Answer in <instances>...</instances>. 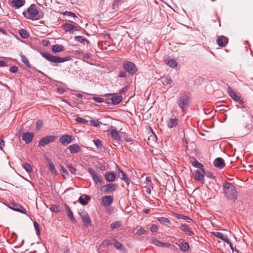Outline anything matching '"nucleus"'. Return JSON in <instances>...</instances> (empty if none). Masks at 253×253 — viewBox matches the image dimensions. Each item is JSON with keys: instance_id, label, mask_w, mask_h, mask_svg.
<instances>
[{"instance_id": "1", "label": "nucleus", "mask_w": 253, "mask_h": 253, "mask_svg": "<svg viewBox=\"0 0 253 253\" xmlns=\"http://www.w3.org/2000/svg\"><path fill=\"white\" fill-rule=\"evenodd\" d=\"M222 190L227 199L235 202L238 199V192L233 183L225 181L222 184Z\"/></svg>"}, {"instance_id": "2", "label": "nucleus", "mask_w": 253, "mask_h": 253, "mask_svg": "<svg viewBox=\"0 0 253 253\" xmlns=\"http://www.w3.org/2000/svg\"><path fill=\"white\" fill-rule=\"evenodd\" d=\"M41 55L42 57L50 62L54 63V66H57L58 63H62L71 60L70 56L60 57L59 56L53 55L48 52H41Z\"/></svg>"}, {"instance_id": "3", "label": "nucleus", "mask_w": 253, "mask_h": 253, "mask_svg": "<svg viewBox=\"0 0 253 253\" xmlns=\"http://www.w3.org/2000/svg\"><path fill=\"white\" fill-rule=\"evenodd\" d=\"M191 102L190 96L185 92L180 94L177 100V103L183 113L186 111L191 104Z\"/></svg>"}, {"instance_id": "4", "label": "nucleus", "mask_w": 253, "mask_h": 253, "mask_svg": "<svg viewBox=\"0 0 253 253\" xmlns=\"http://www.w3.org/2000/svg\"><path fill=\"white\" fill-rule=\"evenodd\" d=\"M23 15L27 19L36 20L40 19L42 17L39 15V11L35 4H32L27 8L26 11H23Z\"/></svg>"}, {"instance_id": "5", "label": "nucleus", "mask_w": 253, "mask_h": 253, "mask_svg": "<svg viewBox=\"0 0 253 253\" xmlns=\"http://www.w3.org/2000/svg\"><path fill=\"white\" fill-rule=\"evenodd\" d=\"M122 65L126 71L130 75H134L138 71L135 64L132 62L125 61L123 62Z\"/></svg>"}, {"instance_id": "6", "label": "nucleus", "mask_w": 253, "mask_h": 253, "mask_svg": "<svg viewBox=\"0 0 253 253\" xmlns=\"http://www.w3.org/2000/svg\"><path fill=\"white\" fill-rule=\"evenodd\" d=\"M57 139L55 135H47L42 138L38 143L39 147H43L51 142L54 141Z\"/></svg>"}, {"instance_id": "7", "label": "nucleus", "mask_w": 253, "mask_h": 253, "mask_svg": "<svg viewBox=\"0 0 253 253\" xmlns=\"http://www.w3.org/2000/svg\"><path fill=\"white\" fill-rule=\"evenodd\" d=\"M227 92L229 96L233 99L236 102L243 104L244 103V99L240 96H239L231 87H228Z\"/></svg>"}, {"instance_id": "8", "label": "nucleus", "mask_w": 253, "mask_h": 253, "mask_svg": "<svg viewBox=\"0 0 253 253\" xmlns=\"http://www.w3.org/2000/svg\"><path fill=\"white\" fill-rule=\"evenodd\" d=\"M88 172L91 176L93 181L95 183H100L102 180V176L99 175L92 168H89L87 170Z\"/></svg>"}, {"instance_id": "9", "label": "nucleus", "mask_w": 253, "mask_h": 253, "mask_svg": "<svg viewBox=\"0 0 253 253\" xmlns=\"http://www.w3.org/2000/svg\"><path fill=\"white\" fill-rule=\"evenodd\" d=\"M117 169L118 170V176L122 180H124L126 183L128 185L130 183V180L128 177L127 175L118 166H116Z\"/></svg>"}, {"instance_id": "10", "label": "nucleus", "mask_w": 253, "mask_h": 253, "mask_svg": "<svg viewBox=\"0 0 253 253\" xmlns=\"http://www.w3.org/2000/svg\"><path fill=\"white\" fill-rule=\"evenodd\" d=\"M118 185L115 183H108L101 188V190L105 193L114 191L117 189Z\"/></svg>"}, {"instance_id": "11", "label": "nucleus", "mask_w": 253, "mask_h": 253, "mask_svg": "<svg viewBox=\"0 0 253 253\" xmlns=\"http://www.w3.org/2000/svg\"><path fill=\"white\" fill-rule=\"evenodd\" d=\"M73 140V136L71 135L64 134L62 135L59 139V142L63 145H67Z\"/></svg>"}, {"instance_id": "12", "label": "nucleus", "mask_w": 253, "mask_h": 253, "mask_svg": "<svg viewBox=\"0 0 253 253\" xmlns=\"http://www.w3.org/2000/svg\"><path fill=\"white\" fill-rule=\"evenodd\" d=\"M189 161L191 164L194 167L200 169L203 172H205V168L204 165L201 163L199 162L195 157H190Z\"/></svg>"}, {"instance_id": "13", "label": "nucleus", "mask_w": 253, "mask_h": 253, "mask_svg": "<svg viewBox=\"0 0 253 253\" xmlns=\"http://www.w3.org/2000/svg\"><path fill=\"white\" fill-rule=\"evenodd\" d=\"M10 205L9 208L13 211L24 214L26 213V210L20 204L12 202L11 203Z\"/></svg>"}, {"instance_id": "14", "label": "nucleus", "mask_w": 253, "mask_h": 253, "mask_svg": "<svg viewBox=\"0 0 253 253\" xmlns=\"http://www.w3.org/2000/svg\"><path fill=\"white\" fill-rule=\"evenodd\" d=\"M25 3V0H9V5L15 8H19Z\"/></svg>"}, {"instance_id": "15", "label": "nucleus", "mask_w": 253, "mask_h": 253, "mask_svg": "<svg viewBox=\"0 0 253 253\" xmlns=\"http://www.w3.org/2000/svg\"><path fill=\"white\" fill-rule=\"evenodd\" d=\"M34 137L33 132H27L24 133L22 135V140L25 142L26 144H29L32 142Z\"/></svg>"}, {"instance_id": "16", "label": "nucleus", "mask_w": 253, "mask_h": 253, "mask_svg": "<svg viewBox=\"0 0 253 253\" xmlns=\"http://www.w3.org/2000/svg\"><path fill=\"white\" fill-rule=\"evenodd\" d=\"M63 29L70 33L73 34L75 31H78L77 27L73 24L65 23L63 25Z\"/></svg>"}, {"instance_id": "17", "label": "nucleus", "mask_w": 253, "mask_h": 253, "mask_svg": "<svg viewBox=\"0 0 253 253\" xmlns=\"http://www.w3.org/2000/svg\"><path fill=\"white\" fill-rule=\"evenodd\" d=\"M81 217L83 224L87 227L91 225V221L90 217L86 213H83L81 214Z\"/></svg>"}, {"instance_id": "18", "label": "nucleus", "mask_w": 253, "mask_h": 253, "mask_svg": "<svg viewBox=\"0 0 253 253\" xmlns=\"http://www.w3.org/2000/svg\"><path fill=\"white\" fill-rule=\"evenodd\" d=\"M213 166L217 168L221 169L225 166L224 160L222 158H217L213 161Z\"/></svg>"}, {"instance_id": "19", "label": "nucleus", "mask_w": 253, "mask_h": 253, "mask_svg": "<svg viewBox=\"0 0 253 253\" xmlns=\"http://www.w3.org/2000/svg\"><path fill=\"white\" fill-rule=\"evenodd\" d=\"M105 96H111L112 105H117L119 104L122 100V97L120 95L114 96L113 93H107L105 95Z\"/></svg>"}, {"instance_id": "20", "label": "nucleus", "mask_w": 253, "mask_h": 253, "mask_svg": "<svg viewBox=\"0 0 253 253\" xmlns=\"http://www.w3.org/2000/svg\"><path fill=\"white\" fill-rule=\"evenodd\" d=\"M228 42V38L221 36L218 37L217 40V43L218 46L221 47H225Z\"/></svg>"}, {"instance_id": "21", "label": "nucleus", "mask_w": 253, "mask_h": 253, "mask_svg": "<svg viewBox=\"0 0 253 253\" xmlns=\"http://www.w3.org/2000/svg\"><path fill=\"white\" fill-rule=\"evenodd\" d=\"M179 228L187 235L192 236L194 235V232L190 230L188 225L186 224H182Z\"/></svg>"}, {"instance_id": "22", "label": "nucleus", "mask_w": 253, "mask_h": 253, "mask_svg": "<svg viewBox=\"0 0 253 253\" xmlns=\"http://www.w3.org/2000/svg\"><path fill=\"white\" fill-rule=\"evenodd\" d=\"M113 201V197L110 196H105L102 198V203L104 206H109Z\"/></svg>"}, {"instance_id": "23", "label": "nucleus", "mask_w": 253, "mask_h": 253, "mask_svg": "<svg viewBox=\"0 0 253 253\" xmlns=\"http://www.w3.org/2000/svg\"><path fill=\"white\" fill-rule=\"evenodd\" d=\"M46 160L48 165L49 170L53 175L56 176L57 175V172L54 164L52 162L51 160L48 158H47Z\"/></svg>"}, {"instance_id": "24", "label": "nucleus", "mask_w": 253, "mask_h": 253, "mask_svg": "<svg viewBox=\"0 0 253 253\" xmlns=\"http://www.w3.org/2000/svg\"><path fill=\"white\" fill-rule=\"evenodd\" d=\"M71 154H76L81 150L80 146L77 144H72L68 147Z\"/></svg>"}, {"instance_id": "25", "label": "nucleus", "mask_w": 253, "mask_h": 253, "mask_svg": "<svg viewBox=\"0 0 253 253\" xmlns=\"http://www.w3.org/2000/svg\"><path fill=\"white\" fill-rule=\"evenodd\" d=\"M116 174L114 172H107L104 175L106 180L108 182H112L115 180Z\"/></svg>"}, {"instance_id": "26", "label": "nucleus", "mask_w": 253, "mask_h": 253, "mask_svg": "<svg viewBox=\"0 0 253 253\" xmlns=\"http://www.w3.org/2000/svg\"><path fill=\"white\" fill-rule=\"evenodd\" d=\"M179 247L181 251L183 252L187 251L189 249V245L188 242H184V240H180Z\"/></svg>"}, {"instance_id": "27", "label": "nucleus", "mask_w": 253, "mask_h": 253, "mask_svg": "<svg viewBox=\"0 0 253 253\" xmlns=\"http://www.w3.org/2000/svg\"><path fill=\"white\" fill-rule=\"evenodd\" d=\"M65 49L64 47L61 45L59 44H56L52 46V52L54 53H58L61 51H64Z\"/></svg>"}, {"instance_id": "28", "label": "nucleus", "mask_w": 253, "mask_h": 253, "mask_svg": "<svg viewBox=\"0 0 253 253\" xmlns=\"http://www.w3.org/2000/svg\"><path fill=\"white\" fill-rule=\"evenodd\" d=\"M178 120L176 118L173 119H169L167 123L168 127L169 128L175 127L178 125Z\"/></svg>"}, {"instance_id": "29", "label": "nucleus", "mask_w": 253, "mask_h": 253, "mask_svg": "<svg viewBox=\"0 0 253 253\" xmlns=\"http://www.w3.org/2000/svg\"><path fill=\"white\" fill-rule=\"evenodd\" d=\"M214 236L224 241L225 243H229V238L227 236L224 235L223 233L219 232H216V233H214Z\"/></svg>"}, {"instance_id": "30", "label": "nucleus", "mask_w": 253, "mask_h": 253, "mask_svg": "<svg viewBox=\"0 0 253 253\" xmlns=\"http://www.w3.org/2000/svg\"><path fill=\"white\" fill-rule=\"evenodd\" d=\"M167 65L172 68H175L177 66V62L173 59L168 58L165 60Z\"/></svg>"}, {"instance_id": "31", "label": "nucleus", "mask_w": 253, "mask_h": 253, "mask_svg": "<svg viewBox=\"0 0 253 253\" xmlns=\"http://www.w3.org/2000/svg\"><path fill=\"white\" fill-rule=\"evenodd\" d=\"M65 209L66 210V211H67V214H68V216L69 217L70 219L72 222L76 221V219H75V218L73 216V212L70 209V208L68 206V205L67 204H65Z\"/></svg>"}, {"instance_id": "32", "label": "nucleus", "mask_w": 253, "mask_h": 253, "mask_svg": "<svg viewBox=\"0 0 253 253\" xmlns=\"http://www.w3.org/2000/svg\"><path fill=\"white\" fill-rule=\"evenodd\" d=\"M90 199V197L88 195H85V198H83L82 196H80L78 199L79 202L82 205H86L88 204V200Z\"/></svg>"}, {"instance_id": "33", "label": "nucleus", "mask_w": 253, "mask_h": 253, "mask_svg": "<svg viewBox=\"0 0 253 253\" xmlns=\"http://www.w3.org/2000/svg\"><path fill=\"white\" fill-rule=\"evenodd\" d=\"M74 39L79 42H80L82 43H84V42H86L87 44L89 43V42L88 40H87L85 37L82 36H77L74 37Z\"/></svg>"}, {"instance_id": "34", "label": "nucleus", "mask_w": 253, "mask_h": 253, "mask_svg": "<svg viewBox=\"0 0 253 253\" xmlns=\"http://www.w3.org/2000/svg\"><path fill=\"white\" fill-rule=\"evenodd\" d=\"M111 136L116 140H121V137L118 133V131L116 129H113L111 131Z\"/></svg>"}, {"instance_id": "35", "label": "nucleus", "mask_w": 253, "mask_h": 253, "mask_svg": "<svg viewBox=\"0 0 253 253\" xmlns=\"http://www.w3.org/2000/svg\"><path fill=\"white\" fill-rule=\"evenodd\" d=\"M193 175L195 179L197 181H201L204 177L203 174L199 170H195Z\"/></svg>"}, {"instance_id": "36", "label": "nucleus", "mask_w": 253, "mask_h": 253, "mask_svg": "<svg viewBox=\"0 0 253 253\" xmlns=\"http://www.w3.org/2000/svg\"><path fill=\"white\" fill-rule=\"evenodd\" d=\"M162 79L163 80V84H172V80L171 79V77L169 75H167L166 76H164Z\"/></svg>"}, {"instance_id": "37", "label": "nucleus", "mask_w": 253, "mask_h": 253, "mask_svg": "<svg viewBox=\"0 0 253 253\" xmlns=\"http://www.w3.org/2000/svg\"><path fill=\"white\" fill-rule=\"evenodd\" d=\"M113 241H114V246L115 248L117 250H122L123 249L124 245L118 242L116 239H113Z\"/></svg>"}, {"instance_id": "38", "label": "nucleus", "mask_w": 253, "mask_h": 253, "mask_svg": "<svg viewBox=\"0 0 253 253\" xmlns=\"http://www.w3.org/2000/svg\"><path fill=\"white\" fill-rule=\"evenodd\" d=\"M124 0H114L112 4V9L116 10L118 8L119 6L121 4Z\"/></svg>"}, {"instance_id": "39", "label": "nucleus", "mask_w": 253, "mask_h": 253, "mask_svg": "<svg viewBox=\"0 0 253 253\" xmlns=\"http://www.w3.org/2000/svg\"><path fill=\"white\" fill-rule=\"evenodd\" d=\"M158 221L162 224L165 225H167L168 224H170V221L167 218L164 217H159L158 218Z\"/></svg>"}, {"instance_id": "40", "label": "nucleus", "mask_w": 253, "mask_h": 253, "mask_svg": "<svg viewBox=\"0 0 253 253\" xmlns=\"http://www.w3.org/2000/svg\"><path fill=\"white\" fill-rule=\"evenodd\" d=\"M20 56L21 58V61L27 67H30V64L29 63V61L28 59L27 58V57L23 55L22 53L20 54Z\"/></svg>"}, {"instance_id": "41", "label": "nucleus", "mask_w": 253, "mask_h": 253, "mask_svg": "<svg viewBox=\"0 0 253 253\" xmlns=\"http://www.w3.org/2000/svg\"><path fill=\"white\" fill-rule=\"evenodd\" d=\"M19 34L23 39H27L29 37V34L27 31L24 29H21L19 31Z\"/></svg>"}, {"instance_id": "42", "label": "nucleus", "mask_w": 253, "mask_h": 253, "mask_svg": "<svg viewBox=\"0 0 253 253\" xmlns=\"http://www.w3.org/2000/svg\"><path fill=\"white\" fill-rule=\"evenodd\" d=\"M23 167L24 169H25V170L28 172H31L32 171L33 169L30 164L29 163H25L23 165Z\"/></svg>"}, {"instance_id": "43", "label": "nucleus", "mask_w": 253, "mask_h": 253, "mask_svg": "<svg viewBox=\"0 0 253 253\" xmlns=\"http://www.w3.org/2000/svg\"><path fill=\"white\" fill-rule=\"evenodd\" d=\"M121 226V223L120 221H115L112 223L110 227L112 230L119 228Z\"/></svg>"}, {"instance_id": "44", "label": "nucleus", "mask_w": 253, "mask_h": 253, "mask_svg": "<svg viewBox=\"0 0 253 253\" xmlns=\"http://www.w3.org/2000/svg\"><path fill=\"white\" fill-rule=\"evenodd\" d=\"M75 120L78 123H79L80 124H86L88 123V121L83 118L78 117L75 119Z\"/></svg>"}, {"instance_id": "45", "label": "nucleus", "mask_w": 253, "mask_h": 253, "mask_svg": "<svg viewBox=\"0 0 253 253\" xmlns=\"http://www.w3.org/2000/svg\"><path fill=\"white\" fill-rule=\"evenodd\" d=\"M151 243L154 244L157 247H162L163 242L158 240L156 239H153L151 240Z\"/></svg>"}, {"instance_id": "46", "label": "nucleus", "mask_w": 253, "mask_h": 253, "mask_svg": "<svg viewBox=\"0 0 253 253\" xmlns=\"http://www.w3.org/2000/svg\"><path fill=\"white\" fill-rule=\"evenodd\" d=\"M51 210L54 212H59L60 211V208L58 205H52L51 206Z\"/></svg>"}, {"instance_id": "47", "label": "nucleus", "mask_w": 253, "mask_h": 253, "mask_svg": "<svg viewBox=\"0 0 253 253\" xmlns=\"http://www.w3.org/2000/svg\"><path fill=\"white\" fill-rule=\"evenodd\" d=\"M114 241H113V239L112 240H106L103 241L102 243V245L104 247L108 246L109 245L113 244Z\"/></svg>"}, {"instance_id": "48", "label": "nucleus", "mask_w": 253, "mask_h": 253, "mask_svg": "<svg viewBox=\"0 0 253 253\" xmlns=\"http://www.w3.org/2000/svg\"><path fill=\"white\" fill-rule=\"evenodd\" d=\"M43 122L42 120H39L36 122V129L40 130L43 126Z\"/></svg>"}, {"instance_id": "49", "label": "nucleus", "mask_w": 253, "mask_h": 253, "mask_svg": "<svg viewBox=\"0 0 253 253\" xmlns=\"http://www.w3.org/2000/svg\"><path fill=\"white\" fill-rule=\"evenodd\" d=\"M34 226L35 228L36 231V234L37 235H40V225L37 221L34 222Z\"/></svg>"}, {"instance_id": "50", "label": "nucleus", "mask_w": 253, "mask_h": 253, "mask_svg": "<svg viewBox=\"0 0 253 253\" xmlns=\"http://www.w3.org/2000/svg\"><path fill=\"white\" fill-rule=\"evenodd\" d=\"M64 15L75 18V21H77L76 19H79V18L76 15L75 13L72 12L65 11L64 12Z\"/></svg>"}, {"instance_id": "51", "label": "nucleus", "mask_w": 253, "mask_h": 253, "mask_svg": "<svg viewBox=\"0 0 253 253\" xmlns=\"http://www.w3.org/2000/svg\"><path fill=\"white\" fill-rule=\"evenodd\" d=\"M67 168L72 174H76V169L72 165H68L67 166Z\"/></svg>"}, {"instance_id": "52", "label": "nucleus", "mask_w": 253, "mask_h": 253, "mask_svg": "<svg viewBox=\"0 0 253 253\" xmlns=\"http://www.w3.org/2000/svg\"><path fill=\"white\" fill-rule=\"evenodd\" d=\"M150 231L153 232L155 233L157 232V231L159 229L158 226L156 224H152L151 227H150Z\"/></svg>"}, {"instance_id": "53", "label": "nucleus", "mask_w": 253, "mask_h": 253, "mask_svg": "<svg viewBox=\"0 0 253 253\" xmlns=\"http://www.w3.org/2000/svg\"><path fill=\"white\" fill-rule=\"evenodd\" d=\"M61 167V171L62 172V175L64 177L68 175V172L67 169L62 165Z\"/></svg>"}, {"instance_id": "54", "label": "nucleus", "mask_w": 253, "mask_h": 253, "mask_svg": "<svg viewBox=\"0 0 253 253\" xmlns=\"http://www.w3.org/2000/svg\"><path fill=\"white\" fill-rule=\"evenodd\" d=\"M93 143L97 148H100L102 145L101 141L99 139L93 140Z\"/></svg>"}, {"instance_id": "55", "label": "nucleus", "mask_w": 253, "mask_h": 253, "mask_svg": "<svg viewBox=\"0 0 253 253\" xmlns=\"http://www.w3.org/2000/svg\"><path fill=\"white\" fill-rule=\"evenodd\" d=\"M90 124L91 125L97 127L99 126L100 122L98 120H91L90 121Z\"/></svg>"}, {"instance_id": "56", "label": "nucleus", "mask_w": 253, "mask_h": 253, "mask_svg": "<svg viewBox=\"0 0 253 253\" xmlns=\"http://www.w3.org/2000/svg\"><path fill=\"white\" fill-rule=\"evenodd\" d=\"M146 232V230L142 227L138 229L136 232V234L138 235H141L144 234Z\"/></svg>"}, {"instance_id": "57", "label": "nucleus", "mask_w": 253, "mask_h": 253, "mask_svg": "<svg viewBox=\"0 0 253 253\" xmlns=\"http://www.w3.org/2000/svg\"><path fill=\"white\" fill-rule=\"evenodd\" d=\"M92 99L99 103H102L104 102V98L99 97H93L92 98Z\"/></svg>"}, {"instance_id": "58", "label": "nucleus", "mask_w": 253, "mask_h": 253, "mask_svg": "<svg viewBox=\"0 0 253 253\" xmlns=\"http://www.w3.org/2000/svg\"><path fill=\"white\" fill-rule=\"evenodd\" d=\"M204 173L205 174L206 176H207L208 177H209L210 178H211V179H214L215 178V176L211 172L207 171V172H206L205 171V172H204Z\"/></svg>"}, {"instance_id": "59", "label": "nucleus", "mask_w": 253, "mask_h": 253, "mask_svg": "<svg viewBox=\"0 0 253 253\" xmlns=\"http://www.w3.org/2000/svg\"><path fill=\"white\" fill-rule=\"evenodd\" d=\"M9 71L12 73H15L18 71V68L16 66H13L10 68Z\"/></svg>"}, {"instance_id": "60", "label": "nucleus", "mask_w": 253, "mask_h": 253, "mask_svg": "<svg viewBox=\"0 0 253 253\" xmlns=\"http://www.w3.org/2000/svg\"><path fill=\"white\" fill-rule=\"evenodd\" d=\"M146 182L149 183V186L153 188V184L151 181V178L150 176H147L146 178Z\"/></svg>"}, {"instance_id": "61", "label": "nucleus", "mask_w": 253, "mask_h": 253, "mask_svg": "<svg viewBox=\"0 0 253 253\" xmlns=\"http://www.w3.org/2000/svg\"><path fill=\"white\" fill-rule=\"evenodd\" d=\"M126 72H125L124 71H122L119 73V74L118 75V77L119 78H125L126 77Z\"/></svg>"}, {"instance_id": "62", "label": "nucleus", "mask_w": 253, "mask_h": 253, "mask_svg": "<svg viewBox=\"0 0 253 253\" xmlns=\"http://www.w3.org/2000/svg\"><path fill=\"white\" fill-rule=\"evenodd\" d=\"M42 43L43 45L46 46L50 44V42L47 40H43L42 42Z\"/></svg>"}, {"instance_id": "63", "label": "nucleus", "mask_w": 253, "mask_h": 253, "mask_svg": "<svg viewBox=\"0 0 253 253\" xmlns=\"http://www.w3.org/2000/svg\"><path fill=\"white\" fill-rule=\"evenodd\" d=\"M171 247V244L170 243H163L162 247L169 248Z\"/></svg>"}, {"instance_id": "64", "label": "nucleus", "mask_w": 253, "mask_h": 253, "mask_svg": "<svg viewBox=\"0 0 253 253\" xmlns=\"http://www.w3.org/2000/svg\"><path fill=\"white\" fill-rule=\"evenodd\" d=\"M179 218L183 220L190 219V218L188 216L182 214L179 215Z\"/></svg>"}]
</instances>
